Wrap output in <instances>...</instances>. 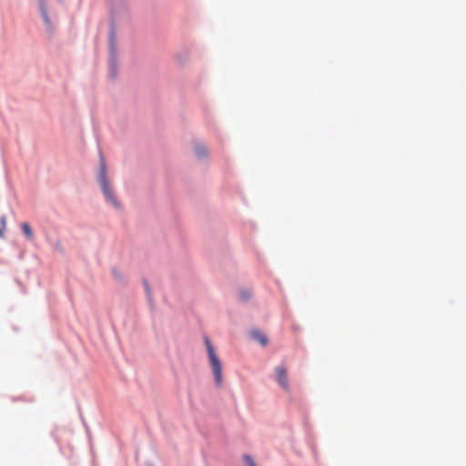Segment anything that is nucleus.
Returning a JSON list of instances; mask_svg holds the SVG:
<instances>
[{
  "mask_svg": "<svg viewBox=\"0 0 466 466\" xmlns=\"http://www.w3.org/2000/svg\"><path fill=\"white\" fill-rule=\"evenodd\" d=\"M205 343L207 347V351L208 355V359L210 361V365L214 373L215 382L218 387H221L222 385V365L220 360L217 356L215 350L209 341L208 338H205Z\"/></svg>",
  "mask_w": 466,
  "mask_h": 466,
  "instance_id": "1",
  "label": "nucleus"
},
{
  "mask_svg": "<svg viewBox=\"0 0 466 466\" xmlns=\"http://www.w3.org/2000/svg\"><path fill=\"white\" fill-rule=\"evenodd\" d=\"M99 181H100V184H101V187H102V190H103V193H104L105 197L116 208H118L119 207V203L117 202V200L114 197V194H113V192H112V190H111V188L109 187V183H108V180L106 178V166H105L104 162L101 165V171H100V174H99Z\"/></svg>",
  "mask_w": 466,
  "mask_h": 466,
  "instance_id": "2",
  "label": "nucleus"
},
{
  "mask_svg": "<svg viewBox=\"0 0 466 466\" xmlns=\"http://www.w3.org/2000/svg\"><path fill=\"white\" fill-rule=\"evenodd\" d=\"M276 373H277V380L279 384L285 390H289V380L287 377V370L286 368L283 366H279L276 368Z\"/></svg>",
  "mask_w": 466,
  "mask_h": 466,
  "instance_id": "3",
  "label": "nucleus"
},
{
  "mask_svg": "<svg viewBox=\"0 0 466 466\" xmlns=\"http://www.w3.org/2000/svg\"><path fill=\"white\" fill-rule=\"evenodd\" d=\"M251 337H252V339L258 341L263 346H266L268 344L267 337L258 330H253L251 332Z\"/></svg>",
  "mask_w": 466,
  "mask_h": 466,
  "instance_id": "4",
  "label": "nucleus"
},
{
  "mask_svg": "<svg viewBox=\"0 0 466 466\" xmlns=\"http://www.w3.org/2000/svg\"><path fill=\"white\" fill-rule=\"evenodd\" d=\"M22 228V230H23V233L25 234V236L28 238V239H33L34 238V233H33V230L30 227V225L26 222H24L21 226Z\"/></svg>",
  "mask_w": 466,
  "mask_h": 466,
  "instance_id": "5",
  "label": "nucleus"
},
{
  "mask_svg": "<svg viewBox=\"0 0 466 466\" xmlns=\"http://www.w3.org/2000/svg\"><path fill=\"white\" fill-rule=\"evenodd\" d=\"M40 7H41V14H42V16L45 20V23L47 26H50L51 25V22H50V19L48 17V14H47V10H46V5L43 1L40 2Z\"/></svg>",
  "mask_w": 466,
  "mask_h": 466,
  "instance_id": "6",
  "label": "nucleus"
},
{
  "mask_svg": "<svg viewBox=\"0 0 466 466\" xmlns=\"http://www.w3.org/2000/svg\"><path fill=\"white\" fill-rule=\"evenodd\" d=\"M196 153L198 157H206L207 151L204 146L198 145L196 147Z\"/></svg>",
  "mask_w": 466,
  "mask_h": 466,
  "instance_id": "7",
  "label": "nucleus"
},
{
  "mask_svg": "<svg viewBox=\"0 0 466 466\" xmlns=\"http://www.w3.org/2000/svg\"><path fill=\"white\" fill-rule=\"evenodd\" d=\"M251 294L248 290H241L239 292V299L243 301L248 300L250 298Z\"/></svg>",
  "mask_w": 466,
  "mask_h": 466,
  "instance_id": "8",
  "label": "nucleus"
},
{
  "mask_svg": "<svg viewBox=\"0 0 466 466\" xmlns=\"http://www.w3.org/2000/svg\"><path fill=\"white\" fill-rule=\"evenodd\" d=\"M243 459L246 461L248 466H257L254 460L252 459V457L250 455L246 454V455H244Z\"/></svg>",
  "mask_w": 466,
  "mask_h": 466,
  "instance_id": "9",
  "label": "nucleus"
},
{
  "mask_svg": "<svg viewBox=\"0 0 466 466\" xmlns=\"http://www.w3.org/2000/svg\"><path fill=\"white\" fill-rule=\"evenodd\" d=\"M1 223L3 225V228L0 229V238H3L4 237V228L5 227V217H2Z\"/></svg>",
  "mask_w": 466,
  "mask_h": 466,
  "instance_id": "10",
  "label": "nucleus"
}]
</instances>
